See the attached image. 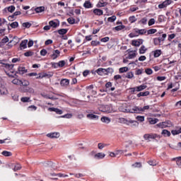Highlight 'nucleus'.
Here are the masks:
<instances>
[{"mask_svg": "<svg viewBox=\"0 0 181 181\" xmlns=\"http://www.w3.org/2000/svg\"><path fill=\"white\" fill-rule=\"evenodd\" d=\"M151 108V106L146 105L144 107L134 106L132 107V111L134 114H141V112H145V111H148Z\"/></svg>", "mask_w": 181, "mask_h": 181, "instance_id": "obj_1", "label": "nucleus"}, {"mask_svg": "<svg viewBox=\"0 0 181 181\" xmlns=\"http://www.w3.org/2000/svg\"><path fill=\"white\" fill-rule=\"evenodd\" d=\"M99 111L102 112H112V106L111 105H100L98 107Z\"/></svg>", "mask_w": 181, "mask_h": 181, "instance_id": "obj_2", "label": "nucleus"}, {"mask_svg": "<svg viewBox=\"0 0 181 181\" xmlns=\"http://www.w3.org/2000/svg\"><path fill=\"white\" fill-rule=\"evenodd\" d=\"M0 64H3V67H5V69L9 70L10 73H15V71H13V66L15 64H5L3 61H0Z\"/></svg>", "mask_w": 181, "mask_h": 181, "instance_id": "obj_3", "label": "nucleus"}, {"mask_svg": "<svg viewBox=\"0 0 181 181\" xmlns=\"http://www.w3.org/2000/svg\"><path fill=\"white\" fill-rule=\"evenodd\" d=\"M172 4V1L170 0H165L162 4L158 5L159 9H163V8H166V6H168V5H170Z\"/></svg>", "mask_w": 181, "mask_h": 181, "instance_id": "obj_4", "label": "nucleus"}, {"mask_svg": "<svg viewBox=\"0 0 181 181\" xmlns=\"http://www.w3.org/2000/svg\"><path fill=\"white\" fill-rule=\"evenodd\" d=\"M144 43V40L142 39H138V40H132V46H135L136 47H139L140 45H142Z\"/></svg>", "mask_w": 181, "mask_h": 181, "instance_id": "obj_5", "label": "nucleus"}, {"mask_svg": "<svg viewBox=\"0 0 181 181\" xmlns=\"http://www.w3.org/2000/svg\"><path fill=\"white\" fill-rule=\"evenodd\" d=\"M8 95V89L5 86L0 84V95Z\"/></svg>", "mask_w": 181, "mask_h": 181, "instance_id": "obj_6", "label": "nucleus"}, {"mask_svg": "<svg viewBox=\"0 0 181 181\" xmlns=\"http://www.w3.org/2000/svg\"><path fill=\"white\" fill-rule=\"evenodd\" d=\"M47 167L45 168V170H55L56 165H54V163L52 161H49L48 163H47Z\"/></svg>", "mask_w": 181, "mask_h": 181, "instance_id": "obj_7", "label": "nucleus"}, {"mask_svg": "<svg viewBox=\"0 0 181 181\" xmlns=\"http://www.w3.org/2000/svg\"><path fill=\"white\" fill-rule=\"evenodd\" d=\"M142 142L144 141H147V142H155V141H156V137L155 136H144L143 139H141Z\"/></svg>", "mask_w": 181, "mask_h": 181, "instance_id": "obj_8", "label": "nucleus"}, {"mask_svg": "<svg viewBox=\"0 0 181 181\" xmlns=\"http://www.w3.org/2000/svg\"><path fill=\"white\" fill-rule=\"evenodd\" d=\"M60 56V51L59 49L52 51V54H51V57L52 60H56L57 57Z\"/></svg>", "mask_w": 181, "mask_h": 181, "instance_id": "obj_9", "label": "nucleus"}, {"mask_svg": "<svg viewBox=\"0 0 181 181\" xmlns=\"http://www.w3.org/2000/svg\"><path fill=\"white\" fill-rule=\"evenodd\" d=\"M28 40H23L20 44V50H23L28 47Z\"/></svg>", "mask_w": 181, "mask_h": 181, "instance_id": "obj_10", "label": "nucleus"}, {"mask_svg": "<svg viewBox=\"0 0 181 181\" xmlns=\"http://www.w3.org/2000/svg\"><path fill=\"white\" fill-rule=\"evenodd\" d=\"M107 5H108V2L100 0L97 4L96 6L97 8H103L104 6H107Z\"/></svg>", "mask_w": 181, "mask_h": 181, "instance_id": "obj_11", "label": "nucleus"}, {"mask_svg": "<svg viewBox=\"0 0 181 181\" xmlns=\"http://www.w3.org/2000/svg\"><path fill=\"white\" fill-rule=\"evenodd\" d=\"M21 90L23 93H34L35 92L33 88H29V87H23V88H21Z\"/></svg>", "mask_w": 181, "mask_h": 181, "instance_id": "obj_12", "label": "nucleus"}, {"mask_svg": "<svg viewBox=\"0 0 181 181\" xmlns=\"http://www.w3.org/2000/svg\"><path fill=\"white\" fill-rule=\"evenodd\" d=\"M48 110L49 111H52L54 112H56V114H59V115H62V114H63V110L58 108L49 107Z\"/></svg>", "mask_w": 181, "mask_h": 181, "instance_id": "obj_13", "label": "nucleus"}, {"mask_svg": "<svg viewBox=\"0 0 181 181\" xmlns=\"http://www.w3.org/2000/svg\"><path fill=\"white\" fill-rule=\"evenodd\" d=\"M119 110V111H121V112H130L131 114H135V112L132 111V107L131 109H127L125 107H120Z\"/></svg>", "mask_w": 181, "mask_h": 181, "instance_id": "obj_14", "label": "nucleus"}, {"mask_svg": "<svg viewBox=\"0 0 181 181\" xmlns=\"http://www.w3.org/2000/svg\"><path fill=\"white\" fill-rule=\"evenodd\" d=\"M60 84L62 87H67L70 84V81L67 78L62 79Z\"/></svg>", "mask_w": 181, "mask_h": 181, "instance_id": "obj_15", "label": "nucleus"}, {"mask_svg": "<svg viewBox=\"0 0 181 181\" xmlns=\"http://www.w3.org/2000/svg\"><path fill=\"white\" fill-rule=\"evenodd\" d=\"M96 73L99 75V76H104V74H106V71L105 69H103V68H99L96 70Z\"/></svg>", "mask_w": 181, "mask_h": 181, "instance_id": "obj_16", "label": "nucleus"}, {"mask_svg": "<svg viewBox=\"0 0 181 181\" xmlns=\"http://www.w3.org/2000/svg\"><path fill=\"white\" fill-rule=\"evenodd\" d=\"M105 158V155L103 153H98L94 155L95 159H104Z\"/></svg>", "mask_w": 181, "mask_h": 181, "instance_id": "obj_17", "label": "nucleus"}, {"mask_svg": "<svg viewBox=\"0 0 181 181\" xmlns=\"http://www.w3.org/2000/svg\"><path fill=\"white\" fill-rule=\"evenodd\" d=\"M100 121H102L103 124H110V122H111V119L110 117L103 116L101 117Z\"/></svg>", "mask_w": 181, "mask_h": 181, "instance_id": "obj_18", "label": "nucleus"}, {"mask_svg": "<svg viewBox=\"0 0 181 181\" xmlns=\"http://www.w3.org/2000/svg\"><path fill=\"white\" fill-rule=\"evenodd\" d=\"M146 50H148V49L145 45H142L139 49V54H145V53H146Z\"/></svg>", "mask_w": 181, "mask_h": 181, "instance_id": "obj_19", "label": "nucleus"}, {"mask_svg": "<svg viewBox=\"0 0 181 181\" xmlns=\"http://www.w3.org/2000/svg\"><path fill=\"white\" fill-rule=\"evenodd\" d=\"M172 135H180L181 136V127L172 130Z\"/></svg>", "mask_w": 181, "mask_h": 181, "instance_id": "obj_20", "label": "nucleus"}, {"mask_svg": "<svg viewBox=\"0 0 181 181\" xmlns=\"http://www.w3.org/2000/svg\"><path fill=\"white\" fill-rule=\"evenodd\" d=\"M83 6L86 9H90V8H93V4L90 1H86L85 3L83 4Z\"/></svg>", "mask_w": 181, "mask_h": 181, "instance_id": "obj_21", "label": "nucleus"}, {"mask_svg": "<svg viewBox=\"0 0 181 181\" xmlns=\"http://www.w3.org/2000/svg\"><path fill=\"white\" fill-rule=\"evenodd\" d=\"M93 13H95V15H98V16H101V15L103 13V11L100 8H95L93 10Z\"/></svg>", "mask_w": 181, "mask_h": 181, "instance_id": "obj_22", "label": "nucleus"}, {"mask_svg": "<svg viewBox=\"0 0 181 181\" xmlns=\"http://www.w3.org/2000/svg\"><path fill=\"white\" fill-rule=\"evenodd\" d=\"M157 125L158 127H159V128L163 129V128H168V127H169L170 124L169 123L164 122L159 123Z\"/></svg>", "mask_w": 181, "mask_h": 181, "instance_id": "obj_23", "label": "nucleus"}, {"mask_svg": "<svg viewBox=\"0 0 181 181\" xmlns=\"http://www.w3.org/2000/svg\"><path fill=\"white\" fill-rule=\"evenodd\" d=\"M18 73L19 74H25V73H28V69L25 67H18Z\"/></svg>", "mask_w": 181, "mask_h": 181, "instance_id": "obj_24", "label": "nucleus"}, {"mask_svg": "<svg viewBox=\"0 0 181 181\" xmlns=\"http://www.w3.org/2000/svg\"><path fill=\"white\" fill-rule=\"evenodd\" d=\"M134 57H136V51L129 52L128 59H134Z\"/></svg>", "mask_w": 181, "mask_h": 181, "instance_id": "obj_25", "label": "nucleus"}, {"mask_svg": "<svg viewBox=\"0 0 181 181\" xmlns=\"http://www.w3.org/2000/svg\"><path fill=\"white\" fill-rule=\"evenodd\" d=\"M35 11L37 13H42V12H45V6L37 7Z\"/></svg>", "mask_w": 181, "mask_h": 181, "instance_id": "obj_26", "label": "nucleus"}, {"mask_svg": "<svg viewBox=\"0 0 181 181\" xmlns=\"http://www.w3.org/2000/svg\"><path fill=\"white\" fill-rule=\"evenodd\" d=\"M149 91L140 92L139 93L137 94V97H147V95H149Z\"/></svg>", "mask_w": 181, "mask_h": 181, "instance_id": "obj_27", "label": "nucleus"}, {"mask_svg": "<svg viewBox=\"0 0 181 181\" xmlns=\"http://www.w3.org/2000/svg\"><path fill=\"white\" fill-rule=\"evenodd\" d=\"M136 33H139V35H145L146 33L147 30L146 29H135Z\"/></svg>", "mask_w": 181, "mask_h": 181, "instance_id": "obj_28", "label": "nucleus"}, {"mask_svg": "<svg viewBox=\"0 0 181 181\" xmlns=\"http://www.w3.org/2000/svg\"><path fill=\"white\" fill-rule=\"evenodd\" d=\"M49 25L51 28H57V26H59V23L54 21H51L49 22Z\"/></svg>", "mask_w": 181, "mask_h": 181, "instance_id": "obj_29", "label": "nucleus"}, {"mask_svg": "<svg viewBox=\"0 0 181 181\" xmlns=\"http://www.w3.org/2000/svg\"><path fill=\"white\" fill-rule=\"evenodd\" d=\"M146 86L145 85H141L139 86H136V90L137 92H139V91H144V90H145V88H146Z\"/></svg>", "mask_w": 181, "mask_h": 181, "instance_id": "obj_30", "label": "nucleus"}, {"mask_svg": "<svg viewBox=\"0 0 181 181\" xmlns=\"http://www.w3.org/2000/svg\"><path fill=\"white\" fill-rule=\"evenodd\" d=\"M87 118H90V119H98V115H93V114H88Z\"/></svg>", "mask_w": 181, "mask_h": 181, "instance_id": "obj_31", "label": "nucleus"}, {"mask_svg": "<svg viewBox=\"0 0 181 181\" xmlns=\"http://www.w3.org/2000/svg\"><path fill=\"white\" fill-rule=\"evenodd\" d=\"M30 83L29 81L23 80L20 82V86H23L24 87H28L29 86Z\"/></svg>", "mask_w": 181, "mask_h": 181, "instance_id": "obj_32", "label": "nucleus"}, {"mask_svg": "<svg viewBox=\"0 0 181 181\" xmlns=\"http://www.w3.org/2000/svg\"><path fill=\"white\" fill-rule=\"evenodd\" d=\"M160 54H162V50L156 49L154 51V54H153L154 57H159Z\"/></svg>", "mask_w": 181, "mask_h": 181, "instance_id": "obj_33", "label": "nucleus"}, {"mask_svg": "<svg viewBox=\"0 0 181 181\" xmlns=\"http://www.w3.org/2000/svg\"><path fill=\"white\" fill-rule=\"evenodd\" d=\"M47 136H60V133L57 132L49 133L47 134Z\"/></svg>", "mask_w": 181, "mask_h": 181, "instance_id": "obj_34", "label": "nucleus"}, {"mask_svg": "<svg viewBox=\"0 0 181 181\" xmlns=\"http://www.w3.org/2000/svg\"><path fill=\"white\" fill-rule=\"evenodd\" d=\"M158 119L156 118H149L148 119V122L150 124H151V125L156 124V122H158Z\"/></svg>", "mask_w": 181, "mask_h": 181, "instance_id": "obj_35", "label": "nucleus"}, {"mask_svg": "<svg viewBox=\"0 0 181 181\" xmlns=\"http://www.w3.org/2000/svg\"><path fill=\"white\" fill-rule=\"evenodd\" d=\"M161 134L163 135L164 136H170V132L163 129L161 132Z\"/></svg>", "mask_w": 181, "mask_h": 181, "instance_id": "obj_36", "label": "nucleus"}, {"mask_svg": "<svg viewBox=\"0 0 181 181\" xmlns=\"http://www.w3.org/2000/svg\"><path fill=\"white\" fill-rule=\"evenodd\" d=\"M67 29L62 28L58 30L59 35H66L67 33Z\"/></svg>", "mask_w": 181, "mask_h": 181, "instance_id": "obj_37", "label": "nucleus"}, {"mask_svg": "<svg viewBox=\"0 0 181 181\" xmlns=\"http://www.w3.org/2000/svg\"><path fill=\"white\" fill-rule=\"evenodd\" d=\"M68 23H70V25H74L76 23V19H74L72 17H70L67 19Z\"/></svg>", "mask_w": 181, "mask_h": 181, "instance_id": "obj_38", "label": "nucleus"}, {"mask_svg": "<svg viewBox=\"0 0 181 181\" xmlns=\"http://www.w3.org/2000/svg\"><path fill=\"white\" fill-rule=\"evenodd\" d=\"M154 45L156 46H158V45H160V42H162V39L160 37L158 38H154Z\"/></svg>", "mask_w": 181, "mask_h": 181, "instance_id": "obj_39", "label": "nucleus"}, {"mask_svg": "<svg viewBox=\"0 0 181 181\" xmlns=\"http://www.w3.org/2000/svg\"><path fill=\"white\" fill-rule=\"evenodd\" d=\"M1 155L4 156H12V153L11 151H4Z\"/></svg>", "mask_w": 181, "mask_h": 181, "instance_id": "obj_40", "label": "nucleus"}, {"mask_svg": "<svg viewBox=\"0 0 181 181\" xmlns=\"http://www.w3.org/2000/svg\"><path fill=\"white\" fill-rule=\"evenodd\" d=\"M21 101H22V103H29V102H30V98L23 97V98H21Z\"/></svg>", "mask_w": 181, "mask_h": 181, "instance_id": "obj_41", "label": "nucleus"}, {"mask_svg": "<svg viewBox=\"0 0 181 181\" xmlns=\"http://www.w3.org/2000/svg\"><path fill=\"white\" fill-rule=\"evenodd\" d=\"M158 32V30L156 29H150L148 30H147V34L148 35H153L155 33H156Z\"/></svg>", "mask_w": 181, "mask_h": 181, "instance_id": "obj_42", "label": "nucleus"}, {"mask_svg": "<svg viewBox=\"0 0 181 181\" xmlns=\"http://www.w3.org/2000/svg\"><path fill=\"white\" fill-rule=\"evenodd\" d=\"M33 54H35V53L32 51H28L24 53L25 57H30V56H33Z\"/></svg>", "mask_w": 181, "mask_h": 181, "instance_id": "obj_43", "label": "nucleus"}, {"mask_svg": "<svg viewBox=\"0 0 181 181\" xmlns=\"http://www.w3.org/2000/svg\"><path fill=\"white\" fill-rule=\"evenodd\" d=\"M10 26L13 29H16V28H18V26H19V23H18V22L15 21V22L11 23L10 24Z\"/></svg>", "mask_w": 181, "mask_h": 181, "instance_id": "obj_44", "label": "nucleus"}, {"mask_svg": "<svg viewBox=\"0 0 181 181\" xmlns=\"http://www.w3.org/2000/svg\"><path fill=\"white\" fill-rule=\"evenodd\" d=\"M115 29L117 31L122 30V29H125V25H117V26L115 27Z\"/></svg>", "mask_w": 181, "mask_h": 181, "instance_id": "obj_45", "label": "nucleus"}, {"mask_svg": "<svg viewBox=\"0 0 181 181\" xmlns=\"http://www.w3.org/2000/svg\"><path fill=\"white\" fill-rule=\"evenodd\" d=\"M105 71H106V74L108 75V74H112V73H114V69L112 68H107V69H105Z\"/></svg>", "mask_w": 181, "mask_h": 181, "instance_id": "obj_46", "label": "nucleus"}, {"mask_svg": "<svg viewBox=\"0 0 181 181\" xmlns=\"http://www.w3.org/2000/svg\"><path fill=\"white\" fill-rule=\"evenodd\" d=\"M136 119H137V121H139L140 122H144L145 121V117H144V116H137L136 117Z\"/></svg>", "mask_w": 181, "mask_h": 181, "instance_id": "obj_47", "label": "nucleus"}, {"mask_svg": "<svg viewBox=\"0 0 181 181\" xmlns=\"http://www.w3.org/2000/svg\"><path fill=\"white\" fill-rule=\"evenodd\" d=\"M58 66L59 67H64V66H66V62L64 60L59 61L58 62Z\"/></svg>", "mask_w": 181, "mask_h": 181, "instance_id": "obj_48", "label": "nucleus"}, {"mask_svg": "<svg viewBox=\"0 0 181 181\" xmlns=\"http://www.w3.org/2000/svg\"><path fill=\"white\" fill-rule=\"evenodd\" d=\"M119 73H125L126 71H128V67H122L119 69Z\"/></svg>", "mask_w": 181, "mask_h": 181, "instance_id": "obj_49", "label": "nucleus"}, {"mask_svg": "<svg viewBox=\"0 0 181 181\" xmlns=\"http://www.w3.org/2000/svg\"><path fill=\"white\" fill-rule=\"evenodd\" d=\"M134 77V73L132 72H128L126 74V78H132Z\"/></svg>", "mask_w": 181, "mask_h": 181, "instance_id": "obj_50", "label": "nucleus"}, {"mask_svg": "<svg viewBox=\"0 0 181 181\" xmlns=\"http://www.w3.org/2000/svg\"><path fill=\"white\" fill-rule=\"evenodd\" d=\"M117 19V16H112L107 18L108 22H114Z\"/></svg>", "mask_w": 181, "mask_h": 181, "instance_id": "obj_51", "label": "nucleus"}, {"mask_svg": "<svg viewBox=\"0 0 181 181\" xmlns=\"http://www.w3.org/2000/svg\"><path fill=\"white\" fill-rule=\"evenodd\" d=\"M155 18H151L149 21H148V26H152V25H155Z\"/></svg>", "mask_w": 181, "mask_h": 181, "instance_id": "obj_52", "label": "nucleus"}, {"mask_svg": "<svg viewBox=\"0 0 181 181\" xmlns=\"http://www.w3.org/2000/svg\"><path fill=\"white\" fill-rule=\"evenodd\" d=\"M129 21L131 23H134V22H136V18L135 16H131L129 18Z\"/></svg>", "mask_w": 181, "mask_h": 181, "instance_id": "obj_53", "label": "nucleus"}, {"mask_svg": "<svg viewBox=\"0 0 181 181\" xmlns=\"http://www.w3.org/2000/svg\"><path fill=\"white\" fill-rule=\"evenodd\" d=\"M28 110L29 111H36V110H37V107L35 105H30L28 107Z\"/></svg>", "mask_w": 181, "mask_h": 181, "instance_id": "obj_54", "label": "nucleus"}, {"mask_svg": "<svg viewBox=\"0 0 181 181\" xmlns=\"http://www.w3.org/2000/svg\"><path fill=\"white\" fill-rule=\"evenodd\" d=\"M21 169H22V166H21L20 164H17L14 168H13V170L14 172H16V170H21Z\"/></svg>", "mask_w": 181, "mask_h": 181, "instance_id": "obj_55", "label": "nucleus"}, {"mask_svg": "<svg viewBox=\"0 0 181 181\" xmlns=\"http://www.w3.org/2000/svg\"><path fill=\"white\" fill-rule=\"evenodd\" d=\"M13 84H16V85H21V80L18 79V78H15L12 81Z\"/></svg>", "mask_w": 181, "mask_h": 181, "instance_id": "obj_56", "label": "nucleus"}, {"mask_svg": "<svg viewBox=\"0 0 181 181\" xmlns=\"http://www.w3.org/2000/svg\"><path fill=\"white\" fill-rule=\"evenodd\" d=\"M9 42V38L6 36H5L2 40H1V43H8Z\"/></svg>", "mask_w": 181, "mask_h": 181, "instance_id": "obj_57", "label": "nucleus"}, {"mask_svg": "<svg viewBox=\"0 0 181 181\" xmlns=\"http://www.w3.org/2000/svg\"><path fill=\"white\" fill-rule=\"evenodd\" d=\"M23 26L24 28H30V26H32V24L30 23H29V22H27V23H23Z\"/></svg>", "mask_w": 181, "mask_h": 181, "instance_id": "obj_58", "label": "nucleus"}, {"mask_svg": "<svg viewBox=\"0 0 181 181\" xmlns=\"http://www.w3.org/2000/svg\"><path fill=\"white\" fill-rule=\"evenodd\" d=\"M51 66H52L54 69H58V67H59V63H58V62H52V63H51Z\"/></svg>", "mask_w": 181, "mask_h": 181, "instance_id": "obj_59", "label": "nucleus"}, {"mask_svg": "<svg viewBox=\"0 0 181 181\" xmlns=\"http://www.w3.org/2000/svg\"><path fill=\"white\" fill-rule=\"evenodd\" d=\"M7 9L8 12H11V13H12V12L15 11V7L14 6H8Z\"/></svg>", "mask_w": 181, "mask_h": 181, "instance_id": "obj_60", "label": "nucleus"}, {"mask_svg": "<svg viewBox=\"0 0 181 181\" xmlns=\"http://www.w3.org/2000/svg\"><path fill=\"white\" fill-rule=\"evenodd\" d=\"M73 117V115L71 114H66L63 116H61V118H71Z\"/></svg>", "mask_w": 181, "mask_h": 181, "instance_id": "obj_61", "label": "nucleus"}, {"mask_svg": "<svg viewBox=\"0 0 181 181\" xmlns=\"http://www.w3.org/2000/svg\"><path fill=\"white\" fill-rule=\"evenodd\" d=\"M110 40L108 37H105L100 40V42H103L104 43H107Z\"/></svg>", "mask_w": 181, "mask_h": 181, "instance_id": "obj_62", "label": "nucleus"}, {"mask_svg": "<svg viewBox=\"0 0 181 181\" xmlns=\"http://www.w3.org/2000/svg\"><path fill=\"white\" fill-rule=\"evenodd\" d=\"M21 11H16L15 13H13V14L11 16V18H15V16H18V15H21Z\"/></svg>", "mask_w": 181, "mask_h": 181, "instance_id": "obj_63", "label": "nucleus"}, {"mask_svg": "<svg viewBox=\"0 0 181 181\" xmlns=\"http://www.w3.org/2000/svg\"><path fill=\"white\" fill-rule=\"evenodd\" d=\"M134 168H141L142 166V164L141 163H135L132 165Z\"/></svg>", "mask_w": 181, "mask_h": 181, "instance_id": "obj_64", "label": "nucleus"}]
</instances>
